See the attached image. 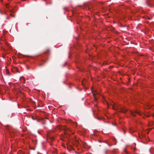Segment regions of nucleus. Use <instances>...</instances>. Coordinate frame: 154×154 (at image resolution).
Listing matches in <instances>:
<instances>
[{"label":"nucleus","mask_w":154,"mask_h":154,"mask_svg":"<svg viewBox=\"0 0 154 154\" xmlns=\"http://www.w3.org/2000/svg\"><path fill=\"white\" fill-rule=\"evenodd\" d=\"M113 109H116V110H117V109H118H118H116V108L114 107V106H113Z\"/></svg>","instance_id":"obj_4"},{"label":"nucleus","mask_w":154,"mask_h":154,"mask_svg":"<svg viewBox=\"0 0 154 154\" xmlns=\"http://www.w3.org/2000/svg\"><path fill=\"white\" fill-rule=\"evenodd\" d=\"M131 113L132 114V115H133V116H135V115L134 114V113L133 112L131 111Z\"/></svg>","instance_id":"obj_3"},{"label":"nucleus","mask_w":154,"mask_h":154,"mask_svg":"<svg viewBox=\"0 0 154 154\" xmlns=\"http://www.w3.org/2000/svg\"><path fill=\"white\" fill-rule=\"evenodd\" d=\"M91 91H92V88L91 89Z\"/></svg>","instance_id":"obj_5"},{"label":"nucleus","mask_w":154,"mask_h":154,"mask_svg":"<svg viewBox=\"0 0 154 154\" xmlns=\"http://www.w3.org/2000/svg\"><path fill=\"white\" fill-rule=\"evenodd\" d=\"M119 109H120V111L122 112H125L127 111L126 109L123 107H121Z\"/></svg>","instance_id":"obj_1"},{"label":"nucleus","mask_w":154,"mask_h":154,"mask_svg":"<svg viewBox=\"0 0 154 154\" xmlns=\"http://www.w3.org/2000/svg\"><path fill=\"white\" fill-rule=\"evenodd\" d=\"M93 95L94 97V100L95 101H96L97 100L96 98L95 97V94L94 93H93Z\"/></svg>","instance_id":"obj_2"}]
</instances>
